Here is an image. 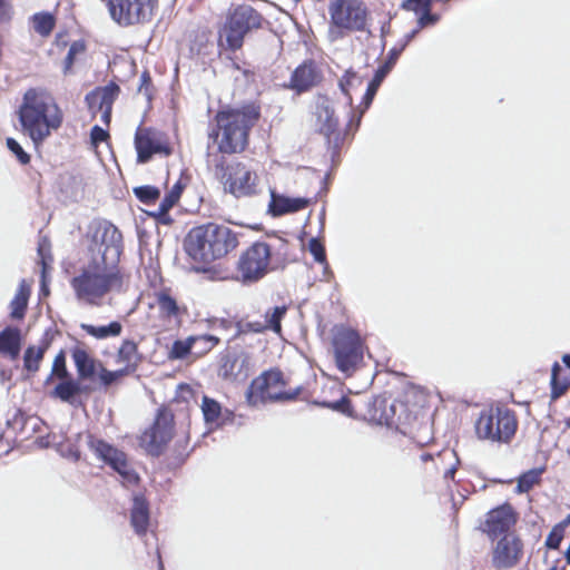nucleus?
<instances>
[{
	"mask_svg": "<svg viewBox=\"0 0 570 570\" xmlns=\"http://www.w3.org/2000/svg\"><path fill=\"white\" fill-rule=\"evenodd\" d=\"M202 410L206 423H216L220 416V404L215 400L204 396L202 403Z\"/></svg>",
	"mask_w": 570,
	"mask_h": 570,
	"instance_id": "obj_39",
	"label": "nucleus"
},
{
	"mask_svg": "<svg viewBox=\"0 0 570 570\" xmlns=\"http://www.w3.org/2000/svg\"><path fill=\"white\" fill-rule=\"evenodd\" d=\"M81 328L87 334L96 338L102 340L110 336H118L121 333L122 326L119 322H111L108 325L95 326L90 324H82Z\"/></svg>",
	"mask_w": 570,
	"mask_h": 570,
	"instance_id": "obj_33",
	"label": "nucleus"
},
{
	"mask_svg": "<svg viewBox=\"0 0 570 570\" xmlns=\"http://www.w3.org/2000/svg\"><path fill=\"white\" fill-rule=\"evenodd\" d=\"M558 525H562V531L564 532V529L570 525V513L567 515V518L560 522Z\"/></svg>",
	"mask_w": 570,
	"mask_h": 570,
	"instance_id": "obj_62",
	"label": "nucleus"
},
{
	"mask_svg": "<svg viewBox=\"0 0 570 570\" xmlns=\"http://www.w3.org/2000/svg\"><path fill=\"white\" fill-rule=\"evenodd\" d=\"M335 362L340 371L348 373L362 360V345L358 334L344 326L335 328L333 337Z\"/></svg>",
	"mask_w": 570,
	"mask_h": 570,
	"instance_id": "obj_9",
	"label": "nucleus"
},
{
	"mask_svg": "<svg viewBox=\"0 0 570 570\" xmlns=\"http://www.w3.org/2000/svg\"><path fill=\"white\" fill-rule=\"evenodd\" d=\"M271 259V248L264 242L250 245L240 256L238 269L244 281H257L267 271Z\"/></svg>",
	"mask_w": 570,
	"mask_h": 570,
	"instance_id": "obj_13",
	"label": "nucleus"
},
{
	"mask_svg": "<svg viewBox=\"0 0 570 570\" xmlns=\"http://www.w3.org/2000/svg\"><path fill=\"white\" fill-rule=\"evenodd\" d=\"M120 94V88L115 82H109L104 87H98L86 96L87 106L92 114H100V120L109 126L111 119V110L115 100Z\"/></svg>",
	"mask_w": 570,
	"mask_h": 570,
	"instance_id": "obj_15",
	"label": "nucleus"
},
{
	"mask_svg": "<svg viewBox=\"0 0 570 570\" xmlns=\"http://www.w3.org/2000/svg\"><path fill=\"white\" fill-rule=\"evenodd\" d=\"M540 474V470H530L522 474L518 480L517 491L519 493L528 492L535 483H538Z\"/></svg>",
	"mask_w": 570,
	"mask_h": 570,
	"instance_id": "obj_41",
	"label": "nucleus"
},
{
	"mask_svg": "<svg viewBox=\"0 0 570 570\" xmlns=\"http://www.w3.org/2000/svg\"><path fill=\"white\" fill-rule=\"evenodd\" d=\"M55 24V17L49 12H39L32 17V27L35 31L42 37H48Z\"/></svg>",
	"mask_w": 570,
	"mask_h": 570,
	"instance_id": "obj_34",
	"label": "nucleus"
},
{
	"mask_svg": "<svg viewBox=\"0 0 570 570\" xmlns=\"http://www.w3.org/2000/svg\"><path fill=\"white\" fill-rule=\"evenodd\" d=\"M185 185L181 184L180 180L176 181L174 186L168 191V195L171 196V198H175L177 202L180 198L181 191L184 189Z\"/></svg>",
	"mask_w": 570,
	"mask_h": 570,
	"instance_id": "obj_57",
	"label": "nucleus"
},
{
	"mask_svg": "<svg viewBox=\"0 0 570 570\" xmlns=\"http://www.w3.org/2000/svg\"><path fill=\"white\" fill-rule=\"evenodd\" d=\"M156 304L158 306L159 313L163 317L168 320H178L180 314V308L170 295L166 293H159L156 296Z\"/></svg>",
	"mask_w": 570,
	"mask_h": 570,
	"instance_id": "obj_32",
	"label": "nucleus"
},
{
	"mask_svg": "<svg viewBox=\"0 0 570 570\" xmlns=\"http://www.w3.org/2000/svg\"><path fill=\"white\" fill-rule=\"evenodd\" d=\"M455 471H456V468L455 466H451L445 473H444V476L445 478H453L454 474H455Z\"/></svg>",
	"mask_w": 570,
	"mask_h": 570,
	"instance_id": "obj_63",
	"label": "nucleus"
},
{
	"mask_svg": "<svg viewBox=\"0 0 570 570\" xmlns=\"http://www.w3.org/2000/svg\"><path fill=\"white\" fill-rule=\"evenodd\" d=\"M79 385L72 381H66L58 384L53 394L61 401L72 403L73 397L79 393Z\"/></svg>",
	"mask_w": 570,
	"mask_h": 570,
	"instance_id": "obj_38",
	"label": "nucleus"
},
{
	"mask_svg": "<svg viewBox=\"0 0 570 570\" xmlns=\"http://www.w3.org/2000/svg\"><path fill=\"white\" fill-rule=\"evenodd\" d=\"M88 445L97 458L107 463L122 478L127 484H136L139 480L137 473L130 468L126 454L102 440L88 436Z\"/></svg>",
	"mask_w": 570,
	"mask_h": 570,
	"instance_id": "obj_12",
	"label": "nucleus"
},
{
	"mask_svg": "<svg viewBox=\"0 0 570 570\" xmlns=\"http://www.w3.org/2000/svg\"><path fill=\"white\" fill-rule=\"evenodd\" d=\"M46 346H30L24 353V367L28 371L36 372L39 368L40 361L43 357Z\"/></svg>",
	"mask_w": 570,
	"mask_h": 570,
	"instance_id": "obj_37",
	"label": "nucleus"
},
{
	"mask_svg": "<svg viewBox=\"0 0 570 570\" xmlns=\"http://www.w3.org/2000/svg\"><path fill=\"white\" fill-rule=\"evenodd\" d=\"M31 293V285L26 281L22 279L19 284V287L17 289V293L14 297L12 298L10 303V316L13 320H21L24 316L28 301Z\"/></svg>",
	"mask_w": 570,
	"mask_h": 570,
	"instance_id": "obj_29",
	"label": "nucleus"
},
{
	"mask_svg": "<svg viewBox=\"0 0 570 570\" xmlns=\"http://www.w3.org/2000/svg\"><path fill=\"white\" fill-rule=\"evenodd\" d=\"M46 250H47V244H46V240H43L39 244L38 252H39V255L41 257V263H42V292L45 295H48L49 291L46 285L45 274H46L47 267L52 262V258L49 254L46 253Z\"/></svg>",
	"mask_w": 570,
	"mask_h": 570,
	"instance_id": "obj_45",
	"label": "nucleus"
},
{
	"mask_svg": "<svg viewBox=\"0 0 570 570\" xmlns=\"http://www.w3.org/2000/svg\"><path fill=\"white\" fill-rule=\"evenodd\" d=\"M83 51H85V45L81 41H75L70 46L68 55L65 59V72L69 71V69L71 68V66L75 61L76 56L82 53Z\"/></svg>",
	"mask_w": 570,
	"mask_h": 570,
	"instance_id": "obj_47",
	"label": "nucleus"
},
{
	"mask_svg": "<svg viewBox=\"0 0 570 570\" xmlns=\"http://www.w3.org/2000/svg\"><path fill=\"white\" fill-rule=\"evenodd\" d=\"M7 147L9 148V150L12 154H14L17 156V158L19 159V161L21 164H28L29 163V160H30L29 155L22 149L20 144L18 141H16L13 138H8L7 139Z\"/></svg>",
	"mask_w": 570,
	"mask_h": 570,
	"instance_id": "obj_48",
	"label": "nucleus"
},
{
	"mask_svg": "<svg viewBox=\"0 0 570 570\" xmlns=\"http://www.w3.org/2000/svg\"><path fill=\"white\" fill-rule=\"evenodd\" d=\"M327 407H331L335 411H340L342 413H345L347 415H352V411H351V406H350V401L345 397L341 399L340 401L337 402H334V403H326L325 404Z\"/></svg>",
	"mask_w": 570,
	"mask_h": 570,
	"instance_id": "obj_53",
	"label": "nucleus"
},
{
	"mask_svg": "<svg viewBox=\"0 0 570 570\" xmlns=\"http://www.w3.org/2000/svg\"><path fill=\"white\" fill-rule=\"evenodd\" d=\"M247 33L225 21L219 30L218 43L223 49L236 51L242 48Z\"/></svg>",
	"mask_w": 570,
	"mask_h": 570,
	"instance_id": "obj_25",
	"label": "nucleus"
},
{
	"mask_svg": "<svg viewBox=\"0 0 570 570\" xmlns=\"http://www.w3.org/2000/svg\"><path fill=\"white\" fill-rule=\"evenodd\" d=\"M107 138H108V132L104 128H101L99 126L92 127L91 141L94 145H98V144L105 141Z\"/></svg>",
	"mask_w": 570,
	"mask_h": 570,
	"instance_id": "obj_55",
	"label": "nucleus"
},
{
	"mask_svg": "<svg viewBox=\"0 0 570 570\" xmlns=\"http://www.w3.org/2000/svg\"><path fill=\"white\" fill-rule=\"evenodd\" d=\"M21 348V332L17 327L8 326L0 332V353L17 358Z\"/></svg>",
	"mask_w": 570,
	"mask_h": 570,
	"instance_id": "obj_27",
	"label": "nucleus"
},
{
	"mask_svg": "<svg viewBox=\"0 0 570 570\" xmlns=\"http://www.w3.org/2000/svg\"><path fill=\"white\" fill-rule=\"evenodd\" d=\"M149 81H150L149 75L147 72H144L141 75V85L139 87V91H142L145 86H147L149 83Z\"/></svg>",
	"mask_w": 570,
	"mask_h": 570,
	"instance_id": "obj_60",
	"label": "nucleus"
},
{
	"mask_svg": "<svg viewBox=\"0 0 570 570\" xmlns=\"http://www.w3.org/2000/svg\"><path fill=\"white\" fill-rule=\"evenodd\" d=\"M237 245V236L229 227L214 223L194 227L184 242L186 254L200 264L224 257Z\"/></svg>",
	"mask_w": 570,
	"mask_h": 570,
	"instance_id": "obj_2",
	"label": "nucleus"
},
{
	"mask_svg": "<svg viewBox=\"0 0 570 570\" xmlns=\"http://www.w3.org/2000/svg\"><path fill=\"white\" fill-rule=\"evenodd\" d=\"M52 373L57 375L59 379H65L68 375L66 368V358L63 352H60L53 361Z\"/></svg>",
	"mask_w": 570,
	"mask_h": 570,
	"instance_id": "obj_52",
	"label": "nucleus"
},
{
	"mask_svg": "<svg viewBox=\"0 0 570 570\" xmlns=\"http://www.w3.org/2000/svg\"><path fill=\"white\" fill-rule=\"evenodd\" d=\"M564 532L562 531V525H556L551 532L549 533L546 546L550 549H557L559 548Z\"/></svg>",
	"mask_w": 570,
	"mask_h": 570,
	"instance_id": "obj_50",
	"label": "nucleus"
},
{
	"mask_svg": "<svg viewBox=\"0 0 570 570\" xmlns=\"http://www.w3.org/2000/svg\"><path fill=\"white\" fill-rule=\"evenodd\" d=\"M176 203L177 200L175 198H171V196L167 194L161 200L158 208L155 212L150 213V215L155 216L159 222L164 224H169L171 219L168 216V212Z\"/></svg>",
	"mask_w": 570,
	"mask_h": 570,
	"instance_id": "obj_40",
	"label": "nucleus"
},
{
	"mask_svg": "<svg viewBox=\"0 0 570 570\" xmlns=\"http://www.w3.org/2000/svg\"><path fill=\"white\" fill-rule=\"evenodd\" d=\"M91 261L118 268L122 252V236L110 223H99L92 232L90 245Z\"/></svg>",
	"mask_w": 570,
	"mask_h": 570,
	"instance_id": "obj_8",
	"label": "nucleus"
},
{
	"mask_svg": "<svg viewBox=\"0 0 570 570\" xmlns=\"http://www.w3.org/2000/svg\"><path fill=\"white\" fill-rule=\"evenodd\" d=\"M68 458L70 459H73V460H79L80 458V452L78 449L76 448H72L68 451V453L66 454Z\"/></svg>",
	"mask_w": 570,
	"mask_h": 570,
	"instance_id": "obj_59",
	"label": "nucleus"
},
{
	"mask_svg": "<svg viewBox=\"0 0 570 570\" xmlns=\"http://www.w3.org/2000/svg\"><path fill=\"white\" fill-rule=\"evenodd\" d=\"M225 193L236 198L253 197L259 191V176L248 161H232L222 167L218 176Z\"/></svg>",
	"mask_w": 570,
	"mask_h": 570,
	"instance_id": "obj_6",
	"label": "nucleus"
},
{
	"mask_svg": "<svg viewBox=\"0 0 570 570\" xmlns=\"http://www.w3.org/2000/svg\"><path fill=\"white\" fill-rule=\"evenodd\" d=\"M197 340L198 338L189 337L186 341H176L173 344V347L170 350L169 356L171 358H184L190 352V350L193 347V344Z\"/></svg>",
	"mask_w": 570,
	"mask_h": 570,
	"instance_id": "obj_43",
	"label": "nucleus"
},
{
	"mask_svg": "<svg viewBox=\"0 0 570 570\" xmlns=\"http://www.w3.org/2000/svg\"><path fill=\"white\" fill-rule=\"evenodd\" d=\"M432 0H404L402 7L406 10L422 14L424 10H430Z\"/></svg>",
	"mask_w": 570,
	"mask_h": 570,
	"instance_id": "obj_46",
	"label": "nucleus"
},
{
	"mask_svg": "<svg viewBox=\"0 0 570 570\" xmlns=\"http://www.w3.org/2000/svg\"><path fill=\"white\" fill-rule=\"evenodd\" d=\"M18 114L23 132L36 146L60 128L63 120L62 111L55 98L48 91L38 88L24 92Z\"/></svg>",
	"mask_w": 570,
	"mask_h": 570,
	"instance_id": "obj_1",
	"label": "nucleus"
},
{
	"mask_svg": "<svg viewBox=\"0 0 570 570\" xmlns=\"http://www.w3.org/2000/svg\"><path fill=\"white\" fill-rule=\"evenodd\" d=\"M562 361L570 368V355H563Z\"/></svg>",
	"mask_w": 570,
	"mask_h": 570,
	"instance_id": "obj_64",
	"label": "nucleus"
},
{
	"mask_svg": "<svg viewBox=\"0 0 570 570\" xmlns=\"http://www.w3.org/2000/svg\"><path fill=\"white\" fill-rule=\"evenodd\" d=\"M420 31V29H415L413 30L412 32H410L409 35H406L405 37V43L403 45L404 47L416 36V33Z\"/></svg>",
	"mask_w": 570,
	"mask_h": 570,
	"instance_id": "obj_61",
	"label": "nucleus"
},
{
	"mask_svg": "<svg viewBox=\"0 0 570 570\" xmlns=\"http://www.w3.org/2000/svg\"><path fill=\"white\" fill-rule=\"evenodd\" d=\"M286 313L285 306H276L266 312L263 321H247L242 325V332L262 333L271 330L281 333V321Z\"/></svg>",
	"mask_w": 570,
	"mask_h": 570,
	"instance_id": "obj_21",
	"label": "nucleus"
},
{
	"mask_svg": "<svg viewBox=\"0 0 570 570\" xmlns=\"http://www.w3.org/2000/svg\"><path fill=\"white\" fill-rule=\"evenodd\" d=\"M522 554V543L514 535H504L495 546L492 554V563L498 569L514 567Z\"/></svg>",
	"mask_w": 570,
	"mask_h": 570,
	"instance_id": "obj_17",
	"label": "nucleus"
},
{
	"mask_svg": "<svg viewBox=\"0 0 570 570\" xmlns=\"http://www.w3.org/2000/svg\"><path fill=\"white\" fill-rule=\"evenodd\" d=\"M517 521L513 509L508 505H501L489 512L485 531L491 537H498L499 534L507 532Z\"/></svg>",
	"mask_w": 570,
	"mask_h": 570,
	"instance_id": "obj_19",
	"label": "nucleus"
},
{
	"mask_svg": "<svg viewBox=\"0 0 570 570\" xmlns=\"http://www.w3.org/2000/svg\"><path fill=\"white\" fill-rule=\"evenodd\" d=\"M389 72H390V66H382L376 70L373 79L371 80V82L367 86L366 92L363 97V101L360 106L358 115L355 119L356 126H358L362 115L365 112V110L372 104L379 87L381 86L382 81L384 80V78L386 77V75Z\"/></svg>",
	"mask_w": 570,
	"mask_h": 570,
	"instance_id": "obj_28",
	"label": "nucleus"
},
{
	"mask_svg": "<svg viewBox=\"0 0 570 570\" xmlns=\"http://www.w3.org/2000/svg\"><path fill=\"white\" fill-rule=\"evenodd\" d=\"M328 37L337 40L347 32L362 30L366 22V9L360 0H328Z\"/></svg>",
	"mask_w": 570,
	"mask_h": 570,
	"instance_id": "obj_5",
	"label": "nucleus"
},
{
	"mask_svg": "<svg viewBox=\"0 0 570 570\" xmlns=\"http://www.w3.org/2000/svg\"><path fill=\"white\" fill-rule=\"evenodd\" d=\"M247 33L225 21L219 30L218 43L223 49L236 51L242 48Z\"/></svg>",
	"mask_w": 570,
	"mask_h": 570,
	"instance_id": "obj_26",
	"label": "nucleus"
},
{
	"mask_svg": "<svg viewBox=\"0 0 570 570\" xmlns=\"http://www.w3.org/2000/svg\"><path fill=\"white\" fill-rule=\"evenodd\" d=\"M12 7L7 0H0V22H7L12 18Z\"/></svg>",
	"mask_w": 570,
	"mask_h": 570,
	"instance_id": "obj_56",
	"label": "nucleus"
},
{
	"mask_svg": "<svg viewBox=\"0 0 570 570\" xmlns=\"http://www.w3.org/2000/svg\"><path fill=\"white\" fill-rule=\"evenodd\" d=\"M285 383L283 374L278 370H271L256 377L248 392V401L255 403L257 399L262 401L291 400L295 394L283 391Z\"/></svg>",
	"mask_w": 570,
	"mask_h": 570,
	"instance_id": "obj_11",
	"label": "nucleus"
},
{
	"mask_svg": "<svg viewBox=\"0 0 570 570\" xmlns=\"http://www.w3.org/2000/svg\"><path fill=\"white\" fill-rule=\"evenodd\" d=\"M149 523L148 505L142 497L136 495L131 509V525L137 534L141 535L147 531Z\"/></svg>",
	"mask_w": 570,
	"mask_h": 570,
	"instance_id": "obj_30",
	"label": "nucleus"
},
{
	"mask_svg": "<svg viewBox=\"0 0 570 570\" xmlns=\"http://www.w3.org/2000/svg\"><path fill=\"white\" fill-rule=\"evenodd\" d=\"M128 371L124 367L117 370V371H108L106 368H102L100 371V380L104 384L106 385H109L111 383H114L115 381H117L118 379H120L121 376H124L125 374H127Z\"/></svg>",
	"mask_w": 570,
	"mask_h": 570,
	"instance_id": "obj_49",
	"label": "nucleus"
},
{
	"mask_svg": "<svg viewBox=\"0 0 570 570\" xmlns=\"http://www.w3.org/2000/svg\"><path fill=\"white\" fill-rule=\"evenodd\" d=\"M72 358L80 379H89L95 374V361L85 350L76 348L72 352Z\"/></svg>",
	"mask_w": 570,
	"mask_h": 570,
	"instance_id": "obj_31",
	"label": "nucleus"
},
{
	"mask_svg": "<svg viewBox=\"0 0 570 570\" xmlns=\"http://www.w3.org/2000/svg\"><path fill=\"white\" fill-rule=\"evenodd\" d=\"M439 20L436 14H431L430 10H424L422 14H420L417 24L419 29H422L426 26L434 24Z\"/></svg>",
	"mask_w": 570,
	"mask_h": 570,
	"instance_id": "obj_54",
	"label": "nucleus"
},
{
	"mask_svg": "<svg viewBox=\"0 0 570 570\" xmlns=\"http://www.w3.org/2000/svg\"><path fill=\"white\" fill-rule=\"evenodd\" d=\"M403 48H404V46H402V48L399 50H396V49L391 50V52L389 55V59L384 66H390V69H391L393 67V65L395 63L400 52L403 50Z\"/></svg>",
	"mask_w": 570,
	"mask_h": 570,
	"instance_id": "obj_58",
	"label": "nucleus"
},
{
	"mask_svg": "<svg viewBox=\"0 0 570 570\" xmlns=\"http://www.w3.org/2000/svg\"><path fill=\"white\" fill-rule=\"evenodd\" d=\"M134 194L141 203L151 204L159 197L160 191L154 186H139L134 188Z\"/></svg>",
	"mask_w": 570,
	"mask_h": 570,
	"instance_id": "obj_42",
	"label": "nucleus"
},
{
	"mask_svg": "<svg viewBox=\"0 0 570 570\" xmlns=\"http://www.w3.org/2000/svg\"><path fill=\"white\" fill-rule=\"evenodd\" d=\"M317 125L326 136H330L337 127V118L334 116L332 101L327 97H318L316 101Z\"/></svg>",
	"mask_w": 570,
	"mask_h": 570,
	"instance_id": "obj_23",
	"label": "nucleus"
},
{
	"mask_svg": "<svg viewBox=\"0 0 570 570\" xmlns=\"http://www.w3.org/2000/svg\"><path fill=\"white\" fill-rule=\"evenodd\" d=\"M340 88L342 92L347 97V104L352 106V96L351 91L354 89H358L363 85V77L356 75L352 70H347L345 75L340 80Z\"/></svg>",
	"mask_w": 570,
	"mask_h": 570,
	"instance_id": "obj_35",
	"label": "nucleus"
},
{
	"mask_svg": "<svg viewBox=\"0 0 570 570\" xmlns=\"http://www.w3.org/2000/svg\"><path fill=\"white\" fill-rule=\"evenodd\" d=\"M135 147L139 163L148 161L154 154H169L164 135L149 128L137 129Z\"/></svg>",
	"mask_w": 570,
	"mask_h": 570,
	"instance_id": "obj_16",
	"label": "nucleus"
},
{
	"mask_svg": "<svg viewBox=\"0 0 570 570\" xmlns=\"http://www.w3.org/2000/svg\"><path fill=\"white\" fill-rule=\"evenodd\" d=\"M137 355V345L132 341H124L119 347L117 363L122 364L128 371L129 366L135 363Z\"/></svg>",
	"mask_w": 570,
	"mask_h": 570,
	"instance_id": "obj_36",
	"label": "nucleus"
},
{
	"mask_svg": "<svg viewBox=\"0 0 570 570\" xmlns=\"http://www.w3.org/2000/svg\"><path fill=\"white\" fill-rule=\"evenodd\" d=\"M71 287L79 302L100 305L109 293L124 289V276L118 268L90 261L71 279Z\"/></svg>",
	"mask_w": 570,
	"mask_h": 570,
	"instance_id": "obj_3",
	"label": "nucleus"
},
{
	"mask_svg": "<svg viewBox=\"0 0 570 570\" xmlns=\"http://www.w3.org/2000/svg\"><path fill=\"white\" fill-rule=\"evenodd\" d=\"M257 118L258 112L252 106L219 111L216 115L217 129L210 135L219 151L226 154L243 151L247 145L248 130Z\"/></svg>",
	"mask_w": 570,
	"mask_h": 570,
	"instance_id": "obj_4",
	"label": "nucleus"
},
{
	"mask_svg": "<svg viewBox=\"0 0 570 570\" xmlns=\"http://www.w3.org/2000/svg\"><path fill=\"white\" fill-rule=\"evenodd\" d=\"M156 0H109L108 10L112 20L121 26H130L150 19Z\"/></svg>",
	"mask_w": 570,
	"mask_h": 570,
	"instance_id": "obj_10",
	"label": "nucleus"
},
{
	"mask_svg": "<svg viewBox=\"0 0 570 570\" xmlns=\"http://www.w3.org/2000/svg\"><path fill=\"white\" fill-rule=\"evenodd\" d=\"M308 204V198L287 197L284 195L276 194L274 190H271L269 212L274 216H281L288 213L298 212L307 207Z\"/></svg>",
	"mask_w": 570,
	"mask_h": 570,
	"instance_id": "obj_22",
	"label": "nucleus"
},
{
	"mask_svg": "<svg viewBox=\"0 0 570 570\" xmlns=\"http://www.w3.org/2000/svg\"><path fill=\"white\" fill-rule=\"evenodd\" d=\"M517 421L507 409L490 407L480 413L475 423L479 439L491 442H508L515 433Z\"/></svg>",
	"mask_w": 570,
	"mask_h": 570,
	"instance_id": "obj_7",
	"label": "nucleus"
},
{
	"mask_svg": "<svg viewBox=\"0 0 570 570\" xmlns=\"http://www.w3.org/2000/svg\"><path fill=\"white\" fill-rule=\"evenodd\" d=\"M173 414L167 410H159L154 425L140 436V443L146 451L158 455L173 436Z\"/></svg>",
	"mask_w": 570,
	"mask_h": 570,
	"instance_id": "obj_14",
	"label": "nucleus"
},
{
	"mask_svg": "<svg viewBox=\"0 0 570 570\" xmlns=\"http://www.w3.org/2000/svg\"><path fill=\"white\" fill-rule=\"evenodd\" d=\"M560 371L559 364H554L552 368V375H551V385H552V397L557 399L561 396L566 390L568 389L567 382H559L558 381V372Z\"/></svg>",
	"mask_w": 570,
	"mask_h": 570,
	"instance_id": "obj_44",
	"label": "nucleus"
},
{
	"mask_svg": "<svg viewBox=\"0 0 570 570\" xmlns=\"http://www.w3.org/2000/svg\"><path fill=\"white\" fill-rule=\"evenodd\" d=\"M308 249L311 254L314 256L315 261L323 264L325 263V249L323 245L316 239L312 238L308 243Z\"/></svg>",
	"mask_w": 570,
	"mask_h": 570,
	"instance_id": "obj_51",
	"label": "nucleus"
},
{
	"mask_svg": "<svg viewBox=\"0 0 570 570\" xmlns=\"http://www.w3.org/2000/svg\"><path fill=\"white\" fill-rule=\"evenodd\" d=\"M250 373V357L245 352L228 353L222 358L219 375L232 382H243Z\"/></svg>",
	"mask_w": 570,
	"mask_h": 570,
	"instance_id": "obj_18",
	"label": "nucleus"
},
{
	"mask_svg": "<svg viewBox=\"0 0 570 570\" xmlns=\"http://www.w3.org/2000/svg\"><path fill=\"white\" fill-rule=\"evenodd\" d=\"M318 73L313 63H303L292 75V87L297 91H304L318 81Z\"/></svg>",
	"mask_w": 570,
	"mask_h": 570,
	"instance_id": "obj_24",
	"label": "nucleus"
},
{
	"mask_svg": "<svg viewBox=\"0 0 570 570\" xmlns=\"http://www.w3.org/2000/svg\"><path fill=\"white\" fill-rule=\"evenodd\" d=\"M226 21L248 33L250 30L261 27L262 16L250 6L243 4L230 11Z\"/></svg>",
	"mask_w": 570,
	"mask_h": 570,
	"instance_id": "obj_20",
	"label": "nucleus"
}]
</instances>
